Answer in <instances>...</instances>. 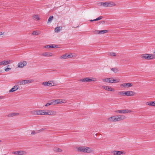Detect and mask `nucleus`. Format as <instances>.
Returning <instances> with one entry per match:
<instances>
[{
  "instance_id": "nucleus-52",
  "label": "nucleus",
  "mask_w": 155,
  "mask_h": 155,
  "mask_svg": "<svg viewBox=\"0 0 155 155\" xmlns=\"http://www.w3.org/2000/svg\"><path fill=\"white\" fill-rule=\"evenodd\" d=\"M74 28H77L78 27H73Z\"/></svg>"
},
{
  "instance_id": "nucleus-43",
  "label": "nucleus",
  "mask_w": 155,
  "mask_h": 155,
  "mask_svg": "<svg viewBox=\"0 0 155 155\" xmlns=\"http://www.w3.org/2000/svg\"><path fill=\"white\" fill-rule=\"evenodd\" d=\"M32 34L33 35H38V33H37L36 31H34L33 32Z\"/></svg>"
},
{
  "instance_id": "nucleus-36",
  "label": "nucleus",
  "mask_w": 155,
  "mask_h": 155,
  "mask_svg": "<svg viewBox=\"0 0 155 155\" xmlns=\"http://www.w3.org/2000/svg\"><path fill=\"white\" fill-rule=\"evenodd\" d=\"M91 81L95 82L97 81V79L93 77H90Z\"/></svg>"
},
{
  "instance_id": "nucleus-19",
  "label": "nucleus",
  "mask_w": 155,
  "mask_h": 155,
  "mask_svg": "<svg viewBox=\"0 0 155 155\" xmlns=\"http://www.w3.org/2000/svg\"><path fill=\"white\" fill-rule=\"evenodd\" d=\"M42 55L45 57H51L52 56L53 54L51 53L46 52L43 53Z\"/></svg>"
},
{
  "instance_id": "nucleus-8",
  "label": "nucleus",
  "mask_w": 155,
  "mask_h": 155,
  "mask_svg": "<svg viewBox=\"0 0 155 155\" xmlns=\"http://www.w3.org/2000/svg\"><path fill=\"white\" fill-rule=\"evenodd\" d=\"M108 120L110 122H115L117 121V116H114L108 118Z\"/></svg>"
},
{
  "instance_id": "nucleus-40",
  "label": "nucleus",
  "mask_w": 155,
  "mask_h": 155,
  "mask_svg": "<svg viewBox=\"0 0 155 155\" xmlns=\"http://www.w3.org/2000/svg\"><path fill=\"white\" fill-rule=\"evenodd\" d=\"M73 57V54H67V58H71Z\"/></svg>"
},
{
  "instance_id": "nucleus-35",
  "label": "nucleus",
  "mask_w": 155,
  "mask_h": 155,
  "mask_svg": "<svg viewBox=\"0 0 155 155\" xmlns=\"http://www.w3.org/2000/svg\"><path fill=\"white\" fill-rule=\"evenodd\" d=\"M26 84L28 83H33L34 82V80L33 79L26 80Z\"/></svg>"
},
{
  "instance_id": "nucleus-21",
  "label": "nucleus",
  "mask_w": 155,
  "mask_h": 155,
  "mask_svg": "<svg viewBox=\"0 0 155 155\" xmlns=\"http://www.w3.org/2000/svg\"><path fill=\"white\" fill-rule=\"evenodd\" d=\"M108 7H113L116 5V4L113 2H107Z\"/></svg>"
},
{
  "instance_id": "nucleus-13",
  "label": "nucleus",
  "mask_w": 155,
  "mask_h": 155,
  "mask_svg": "<svg viewBox=\"0 0 155 155\" xmlns=\"http://www.w3.org/2000/svg\"><path fill=\"white\" fill-rule=\"evenodd\" d=\"M19 88V86L18 85H15L9 91V92H12L17 90Z\"/></svg>"
},
{
  "instance_id": "nucleus-15",
  "label": "nucleus",
  "mask_w": 155,
  "mask_h": 155,
  "mask_svg": "<svg viewBox=\"0 0 155 155\" xmlns=\"http://www.w3.org/2000/svg\"><path fill=\"white\" fill-rule=\"evenodd\" d=\"M78 81L82 82H91L90 78L89 77H86L83 79L79 80Z\"/></svg>"
},
{
  "instance_id": "nucleus-1",
  "label": "nucleus",
  "mask_w": 155,
  "mask_h": 155,
  "mask_svg": "<svg viewBox=\"0 0 155 155\" xmlns=\"http://www.w3.org/2000/svg\"><path fill=\"white\" fill-rule=\"evenodd\" d=\"M78 151L84 153H90L93 151L92 148L86 146H81L77 149Z\"/></svg>"
},
{
  "instance_id": "nucleus-3",
  "label": "nucleus",
  "mask_w": 155,
  "mask_h": 155,
  "mask_svg": "<svg viewBox=\"0 0 155 155\" xmlns=\"http://www.w3.org/2000/svg\"><path fill=\"white\" fill-rule=\"evenodd\" d=\"M132 111L131 110L128 109L120 110H117L115 111L116 113L123 114L130 113Z\"/></svg>"
},
{
  "instance_id": "nucleus-53",
  "label": "nucleus",
  "mask_w": 155,
  "mask_h": 155,
  "mask_svg": "<svg viewBox=\"0 0 155 155\" xmlns=\"http://www.w3.org/2000/svg\"><path fill=\"white\" fill-rule=\"evenodd\" d=\"M9 65H8L7 66V67H9Z\"/></svg>"
},
{
  "instance_id": "nucleus-9",
  "label": "nucleus",
  "mask_w": 155,
  "mask_h": 155,
  "mask_svg": "<svg viewBox=\"0 0 155 155\" xmlns=\"http://www.w3.org/2000/svg\"><path fill=\"white\" fill-rule=\"evenodd\" d=\"M133 86V84L130 83H123L120 85V87L124 88H129Z\"/></svg>"
},
{
  "instance_id": "nucleus-23",
  "label": "nucleus",
  "mask_w": 155,
  "mask_h": 155,
  "mask_svg": "<svg viewBox=\"0 0 155 155\" xmlns=\"http://www.w3.org/2000/svg\"><path fill=\"white\" fill-rule=\"evenodd\" d=\"M30 113L31 114L33 115H39V110L31 111Z\"/></svg>"
},
{
  "instance_id": "nucleus-22",
  "label": "nucleus",
  "mask_w": 155,
  "mask_h": 155,
  "mask_svg": "<svg viewBox=\"0 0 155 155\" xmlns=\"http://www.w3.org/2000/svg\"><path fill=\"white\" fill-rule=\"evenodd\" d=\"M19 114L18 113H11L9 114H8L7 115L8 117H12L15 116H17Z\"/></svg>"
},
{
  "instance_id": "nucleus-48",
  "label": "nucleus",
  "mask_w": 155,
  "mask_h": 155,
  "mask_svg": "<svg viewBox=\"0 0 155 155\" xmlns=\"http://www.w3.org/2000/svg\"><path fill=\"white\" fill-rule=\"evenodd\" d=\"M4 32H0V36L4 34Z\"/></svg>"
},
{
  "instance_id": "nucleus-33",
  "label": "nucleus",
  "mask_w": 155,
  "mask_h": 155,
  "mask_svg": "<svg viewBox=\"0 0 155 155\" xmlns=\"http://www.w3.org/2000/svg\"><path fill=\"white\" fill-rule=\"evenodd\" d=\"M33 18L34 20H36L37 21L39 20H40L39 16L38 15H34L33 17Z\"/></svg>"
},
{
  "instance_id": "nucleus-50",
  "label": "nucleus",
  "mask_w": 155,
  "mask_h": 155,
  "mask_svg": "<svg viewBox=\"0 0 155 155\" xmlns=\"http://www.w3.org/2000/svg\"><path fill=\"white\" fill-rule=\"evenodd\" d=\"M97 21V20L96 19H94V20H90V21L92 22V21Z\"/></svg>"
},
{
  "instance_id": "nucleus-39",
  "label": "nucleus",
  "mask_w": 155,
  "mask_h": 155,
  "mask_svg": "<svg viewBox=\"0 0 155 155\" xmlns=\"http://www.w3.org/2000/svg\"><path fill=\"white\" fill-rule=\"evenodd\" d=\"M54 104V103H53L52 101L51 102V103H47L45 106L46 107H47L51 104Z\"/></svg>"
},
{
  "instance_id": "nucleus-26",
  "label": "nucleus",
  "mask_w": 155,
  "mask_h": 155,
  "mask_svg": "<svg viewBox=\"0 0 155 155\" xmlns=\"http://www.w3.org/2000/svg\"><path fill=\"white\" fill-rule=\"evenodd\" d=\"M48 115H54L56 114V112L53 110H48Z\"/></svg>"
},
{
  "instance_id": "nucleus-28",
  "label": "nucleus",
  "mask_w": 155,
  "mask_h": 155,
  "mask_svg": "<svg viewBox=\"0 0 155 155\" xmlns=\"http://www.w3.org/2000/svg\"><path fill=\"white\" fill-rule=\"evenodd\" d=\"M18 83L20 85H25L26 84V80H20L18 82Z\"/></svg>"
},
{
  "instance_id": "nucleus-29",
  "label": "nucleus",
  "mask_w": 155,
  "mask_h": 155,
  "mask_svg": "<svg viewBox=\"0 0 155 155\" xmlns=\"http://www.w3.org/2000/svg\"><path fill=\"white\" fill-rule=\"evenodd\" d=\"M53 150L54 151L58 152H61L62 151L61 149L57 147H54L53 148Z\"/></svg>"
},
{
  "instance_id": "nucleus-31",
  "label": "nucleus",
  "mask_w": 155,
  "mask_h": 155,
  "mask_svg": "<svg viewBox=\"0 0 155 155\" xmlns=\"http://www.w3.org/2000/svg\"><path fill=\"white\" fill-rule=\"evenodd\" d=\"M60 58L61 59H67V54H65L62 55L60 57Z\"/></svg>"
},
{
  "instance_id": "nucleus-47",
  "label": "nucleus",
  "mask_w": 155,
  "mask_h": 155,
  "mask_svg": "<svg viewBox=\"0 0 155 155\" xmlns=\"http://www.w3.org/2000/svg\"><path fill=\"white\" fill-rule=\"evenodd\" d=\"M5 98V97L3 96H0V100H2V99H4Z\"/></svg>"
},
{
  "instance_id": "nucleus-46",
  "label": "nucleus",
  "mask_w": 155,
  "mask_h": 155,
  "mask_svg": "<svg viewBox=\"0 0 155 155\" xmlns=\"http://www.w3.org/2000/svg\"><path fill=\"white\" fill-rule=\"evenodd\" d=\"M48 110H47V111L45 112H45L44 113V115H48Z\"/></svg>"
},
{
  "instance_id": "nucleus-14",
  "label": "nucleus",
  "mask_w": 155,
  "mask_h": 155,
  "mask_svg": "<svg viewBox=\"0 0 155 155\" xmlns=\"http://www.w3.org/2000/svg\"><path fill=\"white\" fill-rule=\"evenodd\" d=\"M109 79L110 83H116L119 82L120 81V79H114L112 78H110Z\"/></svg>"
},
{
  "instance_id": "nucleus-18",
  "label": "nucleus",
  "mask_w": 155,
  "mask_h": 155,
  "mask_svg": "<svg viewBox=\"0 0 155 155\" xmlns=\"http://www.w3.org/2000/svg\"><path fill=\"white\" fill-rule=\"evenodd\" d=\"M53 104L55 105L56 104H59L60 103H63L62 100L61 99H57V100H52Z\"/></svg>"
},
{
  "instance_id": "nucleus-51",
  "label": "nucleus",
  "mask_w": 155,
  "mask_h": 155,
  "mask_svg": "<svg viewBox=\"0 0 155 155\" xmlns=\"http://www.w3.org/2000/svg\"><path fill=\"white\" fill-rule=\"evenodd\" d=\"M73 57H75L77 56V55L74 54H73Z\"/></svg>"
},
{
  "instance_id": "nucleus-32",
  "label": "nucleus",
  "mask_w": 155,
  "mask_h": 155,
  "mask_svg": "<svg viewBox=\"0 0 155 155\" xmlns=\"http://www.w3.org/2000/svg\"><path fill=\"white\" fill-rule=\"evenodd\" d=\"M112 71L115 73H116L119 71L118 68H113L111 69Z\"/></svg>"
},
{
  "instance_id": "nucleus-4",
  "label": "nucleus",
  "mask_w": 155,
  "mask_h": 155,
  "mask_svg": "<svg viewBox=\"0 0 155 155\" xmlns=\"http://www.w3.org/2000/svg\"><path fill=\"white\" fill-rule=\"evenodd\" d=\"M42 85L44 86H48L51 87L54 85V84L51 81H45L42 83Z\"/></svg>"
},
{
  "instance_id": "nucleus-10",
  "label": "nucleus",
  "mask_w": 155,
  "mask_h": 155,
  "mask_svg": "<svg viewBox=\"0 0 155 155\" xmlns=\"http://www.w3.org/2000/svg\"><path fill=\"white\" fill-rule=\"evenodd\" d=\"M10 62L11 60H8L7 61L5 60L2 61L0 62V66H5L7 64H9L10 63Z\"/></svg>"
},
{
  "instance_id": "nucleus-17",
  "label": "nucleus",
  "mask_w": 155,
  "mask_h": 155,
  "mask_svg": "<svg viewBox=\"0 0 155 155\" xmlns=\"http://www.w3.org/2000/svg\"><path fill=\"white\" fill-rule=\"evenodd\" d=\"M44 48H58L57 46L55 45H47L44 46Z\"/></svg>"
},
{
  "instance_id": "nucleus-24",
  "label": "nucleus",
  "mask_w": 155,
  "mask_h": 155,
  "mask_svg": "<svg viewBox=\"0 0 155 155\" xmlns=\"http://www.w3.org/2000/svg\"><path fill=\"white\" fill-rule=\"evenodd\" d=\"M146 104L150 106H155V101L147 102Z\"/></svg>"
},
{
  "instance_id": "nucleus-7",
  "label": "nucleus",
  "mask_w": 155,
  "mask_h": 155,
  "mask_svg": "<svg viewBox=\"0 0 155 155\" xmlns=\"http://www.w3.org/2000/svg\"><path fill=\"white\" fill-rule=\"evenodd\" d=\"M27 64V62L26 61H21L18 63V67L19 68H22L26 66Z\"/></svg>"
},
{
  "instance_id": "nucleus-27",
  "label": "nucleus",
  "mask_w": 155,
  "mask_h": 155,
  "mask_svg": "<svg viewBox=\"0 0 155 155\" xmlns=\"http://www.w3.org/2000/svg\"><path fill=\"white\" fill-rule=\"evenodd\" d=\"M62 27L61 26L57 27H56L54 29V31L55 32H59L62 29Z\"/></svg>"
},
{
  "instance_id": "nucleus-5",
  "label": "nucleus",
  "mask_w": 155,
  "mask_h": 155,
  "mask_svg": "<svg viewBox=\"0 0 155 155\" xmlns=\"http://www.w3.org/2000/svg\"><path fill=\"white\" fill-rule=\"evenodd\" d=\"M12 153L18 155H24L26 154L27 153L24 150H19L13 151L12 152Z\"/></svg>"
},
{
  "instance_id": "nucleus-30",
  "label": "nucleus",
  "mask_w": 155,
  "mask_h": 155,
  "mask_svg": "<svg viewBox=\"0 0 155 155\" xmlns=\"http://www.w3.org/2000/svg\"><path fill=\"white\" fill-rule=\"evenodd\" d=\"M127 91H120L118 93V94L120 96H126Z\"/></svg>"
},
{
  "instance_id": "nucleus-12",
  "label": "nucleus",
  "mask_w": 155,
  "mask_h": 155,
  "mask_svg": "<svg viewBox=\"0 0 155 155\" xmlns=\"http://www.w3.org/2000/svg\"><path fill=\"white\" fill-rule=\"evenodd\" d=\"M102 87L105 90L108 91H113L114 89L110 87L103 85L102 86Z\"/></svg>"
},
{
  "instance_id": "nucleus-42",
  "label": "nucleus",
  "mask_w": 155,
  "mask_h": 155,
  "mask_svg": "<svg viewBox=\"0 0 155 155\" xmlns=\"http://www.w3.org/2000/svg\"><path fill=\"white\" fill-rule=\"evenodd\" d=\"M38 132H36L35 131L33 130L32 131V132L31 133V134L32 135H35L36 134H37Z\"/></svg>"
},
{
  "instance_id": "nucleus-38",
  "label": "nucleus",
  "mask_w": 155,
  "mask_h": 155,
  "mask_svg": "<svg viewBox=\"0 0 155 155\" xmlns=\"http://www.w3.org/2000/svg\"><path fill=\"white\" fill-rule=\"evenodd\" d=\"M45 110H39V115H44Z\"/></svg>"
},
{
  "instance_id": "nucleus-16",
  "label": "nucleus",
  "mask_w": 155,
  "mask_h": 155,
  "mask_svg": "<svg viewBox=\"0 0 155 155\" xmlns=\"http://www.w3.org/2000/svg\"><path fill=\"white\" fill-rule=\"evenodd\" d=\"M117 121L124 120L126 119V117L124 115H117Z\"/></svg>"
},
{
  "instance_id": "nucleus-34",
  "label": "nucleus",
  "mask_w": 155,
  "mask_h": 155,
  "mask_svg": "<svg viewBox=\"0 0 155 155\" xmlns=\"http://www.w3.org/2000/svg\"><path fill=\"white\" fill-rule=\"evenodd\" d=\"M110 78L103 79L102 80L103 82L110 83Z\"/></svg>"
},
{
  "instance_id": "nucleus-55",
  "label": "nucleus",
  "mask_w": 155,
  "mask_h": 155,
  "mask_svg": "<svg viewBox=\"0 0 155 155\" xmlns=\"http://www.w3.org/2000/svg\"><path fill=\"white\" fill-rule=\"evenodd\" d=\"M1 142V140H0V142Z\"/></svg>"
},
{
  "instance_id": "nucleus-45",
  "label": "nucleus",
  "mask_w": 155,
  "mask_h": 155,
  "mask_svg": "<svg viewBox=\"0 0 155 155\" xmlns=\"http://www.w3.org/2000/svg\"><path fill=\"white\" fill-rule=\"evenodd\" d=\"M11 68H6L5 69V71H9V70H11Z\"/></svg>"
},
{
  "instance_id": "nucleus-2",
  "label": "nucleus",
  "mask_w": 155,
  "mask_h": 155,
  "mask_svg": "<svg viewBox=\"0 0 155 155\" xmlns=\"http://www.w3.org/2000/svg\"><path fill=\"white\" fill-rule=\"evenodd\" d=\"M141 57L142 59L147 60L154 59L155 58V55L151 54H143L141 55Z\"/></svg>"
},
{
  "instance_id": "nucleus-54",
  "label": "nucleus",
  "mask_w": 155,
  "mask_h": 155,
  "mask_svg": "<svg viewBox=\"0 0 155 155\" xmlns=\"http://www.w3.org/2000/svg\"><path fill=\"white\" fill-rule=\"evenodd\" d=\"M154 53L155 54V51L154 52Z\"/></svg>"
},
{
  "instance_id": "nucleus-25",
  "label": "nucleus",
  "mask_w": 155,
  "mask_h": 155,
  "mask_svg": "<svg viewBox=\"0 0 155 155\" xmlns=\"http://www.w3.org/2000/svg\"><path fill=\"white\" fill-rule=\"evenodd\" d=\"M100 6H102L104 7H108L107 2H101L99 3Z\"/></svg>"
},
{
  "instance_id": "nucleus-6",
  "label": "nucleus",
  "mask_w": 155,
  "mask_h": 155,
  "mask_svg": "<svg viewBox=\"0 0 155 155\" xmlns=\"http://www.w3.org/2000/svg\"><path fill=\"white\" fill-rule=\"evenodd\" d=\"M108 30H95L93 31L95 34H102L106 33L108 32Z\"/></svg>"
},
{
  "instance_id": "nucleus-41",
  "label": "nucleus",
  "mask_w": 155,
  "mask_h": 155,
  "mask_svg": "<svg viewBox=\"0 0 155 155\" xmlns=\"http://www.w3.org/2000/svg\"><path fill=\"white\" fill-rule=\"evenodd\" d=\"M110 55L111 56H116V54L114 52H112L110 53Z\"/></svg>"
},
{
  "instance_id": "nucleus-37",
  "label": "nucleus",
  "mask_w": 155,
  "mask_h": 155,
  "mask_svg": "<svg viewBox=\"0 0 155 155\" xmlns=\"http://www.w3.org/2000/svg\"><path fill=\"white\" fill-rule=\"evenodd\" d=\"M53 18V16H50L49 17L48 20V23H50V22L52 20Z\"/></svg>"
},
{
  "instance_id": "nucleus-20",
  "label": "nucleus",
  "mask_w": 155,
  "mask_h": 155,
  "mask_svg": "<svg viewBox=\"0 0 155 155\" xmlns=\"http://www.w3.org/2000/svg\"><path fill=\"white\" fill-rule=\"evenodd\" d=\"M127 96H133L135 95V93L132 91H127Z\"/></svg>"
},
{
  "instance_id": "nucleus-11",
  "label": "nucleus",
  "mask_w": 155,
  "mask_h": 155,
  "mask_svg": "<svg viewBox=\"0 0 155 155\" xmlns=\"http://www.w3.org/2000/svg\"><path fill=\"white\" fill-rule=\"evenodd\" d=\"M114 155H121L122 154H125V152L121 151L114 150L112 152Z\"/></svg>"
},
{
  "instance_id": "nucleus-49",
  "label": "nucleus",
  "mask_w": 155,
  "mask_h": 155,
  "mask_svg": "<svg viewBox=\"0 0 155 155\" xmlns=\"http://www.w3.org/2000/svg\"><path fill=\"white\" fill-rule=\"evenodd\" d=\"M97 21V20L96 19H94V20H90V21L92 22V21Z\"/></svg>"
},
{
  "instance_id": "nucleus-44",
  "label": "nucleus",
  "mask_w": 155,
  "mask_h": 155,
  "mask_svg": "<svg viewBox=\"0 0 155 155\" xmlns=\"http://www.w3.org/2000/svg\"><path fill=\"white\" fill-rule=\"evenodd\" d=\"M102 16H99V17L96 18V20L97 21H98L99 20H101L102 19Z\"/></svg>"
}]
</instances>
